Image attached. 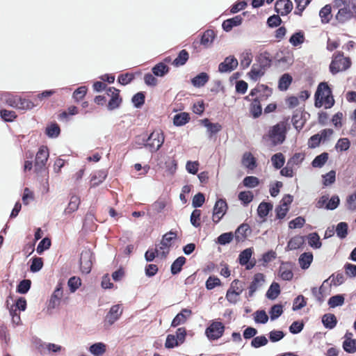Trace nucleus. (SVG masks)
<instances>
[{
    "mask_svg": "<svg viewBox=\"0 0 356 356\" xmlns=\"http://www.w3.org/2000/svg\"><path fill=\"white\" fill-rule=\"evenodd\" d=\"M314 97V106L316 108L321 107L324 104L325 108H330L335 103L332 89L327 82H321L318 84Z\"/></svg>",
    "mask_w": 356,
    "mask_h": 356,
    "instance_id": "1",
    "label": "nucleus"
},
{
    "mask_svg": "<svg viewBox=\"0 0 356 356\" xmlns=\"http://www.w3.org/2000/svg\"><path fill=\"white\" fill-rule=\"evenodd\" d=\"M351 66V60L349 57H344L343 52H338L334 56L329 69L332 74L334 75L340 71H345Z\"/></svg>",
    "mask_w": 356,
    "mask_h": 356,
    "instance_id": "2",
    "label": "nucleus"
},
{
    "mask_svg": "<svg viewBox=\"0 0 356 356\" xmlns=\"http://www.w3.org/2000/svg\"><path fill=\"white\" fill-rule=\"evenodd\" d=\"M147 149L150 152H156L163 145L165 137L160 130H154L149 135H147Z\"/></svg>",
    "mask_w": 356,
    "mask_h": 356,
    "instance_id": "3",
    "label": "nucleus"
},
{
    "mask_svg": "<svg viewBox=\"0 0 356 356\" xmlns=\"http://www.w3.org/2000/svg\"><path fill=\"white\" fill-rule=\"evenodd\" d=\"M49 149L46 146H41L35 156V172L37 174H42L46 172V163L49 158Z\"/></svg>",
    "mask_w": 356,
    "mask_h": 356,
    "instance_id": "4",
    "label": "nucleus"
},
{
    "mask_svg": "<svg viewBox=\"0 0 356 356\" xmlns=\"http://www.w3.org/2000/svg\"><path fill=\"white\" fill-rule=\"evenodd\" d=\"M225 328L224 324L220 321H213L206 328L205 334L211 341L217 340L223 335Z\"/></svg>",
    "mask_w": 356,
    "mask_h": 356,
    "instance_id": "5",
    "label": "nucleus"
},
{
    "mask_svg": "<svg viewBox=\"0 0 356 356\" xmlns=\"http://www.w3.org/2000/svg\"><path fill=\"white\" fill-rule=\"evenodd\" d=\"M356 5L352 4L348 6H343L339 9L335 15L336 19L340 24H344L353 18L356 17Z\"/></svg>",
    "mask_w": 356,
    "mask_h": 356,
    "instance_id": "6",
    "label": "nucleus"
},
{
    "mask_svg": "<svg viewBox=\"0 0 356 356\" xmlns=\"http://www.w3.org/2000/svg\"><path fill=\"white\" fill-rule=\"evenodd\" d=\"M93 253L90 250L86 249L81 252L79 264L82 273L88 274L91 271Z\"/></svg>",
    "mask_w": 356,
    "mask_h": 356,
    "instance_id": "7",
    "label": "nucleus"
},
{
    "mask_svg": "<svg viewBox=\"0 0 356 356\" xmlns=\"http://www.w3.org/2000/svg\"><path fill=\"white\" fill-rule=\"evenodd\" d=\"M120 90L114 87H109L107 90V95L111 96V99L106 106L108 111H113L120 106L122 99L120 95Z\"/></svg>",
    "mask_w": 356,
    "mask_h": 356,
    "instance_id": "8",
    "label": "nucleus"
},
{
    "mask_svg": "<svg viewBox=\"0 0 356 356\" xmlns=\"http://www.w3.org/2000/svg\"><path fill=\"white\" fill-rule=\"evenodd\" d=\"M227 208V204L225 199H219L216 202L213 210V221L215 223H218L222 219L226 213Z\"/></svg>",
    "mask_w": 356,
    "mask_h": 356,
    "instance_id": "9",
    "label": "nucleus"
},
{
    "mask_svg": "<svg viewBox=\"0 0 356 356\" xmlns=\"http://www.w3.org/2000/svg\"><path fill=\"white\" fill-rule=\"evenodd\" d=\"M215 38L214 31L211 29H207L201 35L200 41L193 42L192 47L193 49H197L198 45H202L204 48H208L213 44Z\"/></svg>",
    "mask_w": 356,
    "mask_h": 356,
    "instance_id": "10",
    "label": "nucleus"
},
{
    "mask_svg": "<svg viewBox=\"0 0 356 356\" xmlns=\"http://www.w3.org/2000/svg\"><path fill=\"white\" fill-rule=\"evenodd\" d=\"M269 137L277 143L282 144L286 138V128L284 124L274 125L269 131Z\"/></svg>",
    "mask_w": 356,
    "mask_h": 356,
    "instance_id": "11",
    "label": "nucleus"
},
{
    "mask_svg": "<svg viewBox=\"0 0 356 356\" xmlns=\"http://www.w3.org/2000/svg\"><path fill=\"white\" fill-rule=\"evenodd\" d=\"M294 264L291 261H282L278 270V275L284 281H291L293 277Z\"/></svg>",
    "mask_w": 356,
    "mask_h": 356,
    "instance_id": "12",
    "label": "nucleus"
},
{
    "mask_svg": "<svg viewBox=\"0 0 356 356\" xmlns=\"http://www.w3.org/2000/svg\"><path fill=\"white\" fill-rule=\"evenodd\" d=\"M238 65V60L234 56H229L218 65V72L220 73H229L234 71Z\"/></svg>",
    "mask_w": 356,
    "mask_h": 356,
    "instance_id": "13",
    "label": "nucleus"
},
{
    "mask_svg": "<svg viewBox=\"0 0 356 356\" xmlns=\"http://www.w3.org/2000/svg\"><path fill=\"white\" fill-rule=\"evenodd\" d=\"M177 232L170 230L169 232L165 233L163 235L162 240L159 245V250H164L167 249L166 252L163 251L162 256L165 257L168 254L169 248L171 246V242L177 238Z\"/></svg>",
    "mask_w": 356,
    "mask_h": 356,
    "instance_id": "14",
    "label": "nucleus"
},
{
    "mask_svg": "<svg viewBox=\"0 0 356 356\" xmlns=\"http://www.w3.org/2000/svg\"><path fill=\"white\" fill-rule=\"evenodd\" d=\"M293 9V3L291 0H277L275 3V11L282 16L289 14Z\"/></svg>",
    "mask_w": 356,
    "mask_h": 356,
    "instance_id": "15",
    "label": "nucleus"
},
{
    "mask_svg": "<svg viewBox=\"0 0 356 356\" xmlns=\"http://www.w3.org/2000/svg\"><path fill=\"white\" fill-rule=\"evenodd\" d=\"M63 286L61 283H58L56 285L55 290L51 296V298L48 303V309H52L57 307L60 302V300L63 297Z\"/></svg>",
    "mask_w": 356,
    "mask_h": 356,
    "instance_id": "16",
    "label": "nucleus"
},
{
    "mask_svg": "<svg viewBox=\"0 0 356 356\" xmlns=\"http://www.w3.org/2000/svg\"><path fill=\"white\" fill-rule=\"evenodd\" d=\"M252 254V249L246 248L244 250H243L242 252H241V253L238 255V263L241 266H245V268L247 270H251L255 266V261L250 262Z\"/></svg>",
    "mask_w": 356,
    "mask_h": 356,
    "instance_id": "17",
    "label": "nucleus"
},
{
    "mask_svg": "<svg viewBox=\"0 0 356 356\" xmlns=\"http://www.w3.org/2000/svg\"><path fill=\"white\" fill-rule=\"evenodd\" d=\"M264 275L262 273H256L254 277L253 280L251 282L249 287H248V293L247 295L248 298L252 297L254 296V293L255 291L261 286L262 284L264 282Z\"/></svg>",
    "mask_w": 356,
    "mask_h": 356,
    "instance_id": "18",
    "label": "nucleus"
},
{
    "mask_svg": "<svg viewBox=\"0 0 356 356\" xmlns=\"http://www.w3.org/2000/svg\"><path fill=\"white\" fill-rule=\"evenodd\" d=\"M122 311L120 310L119 305H113L105 317V322L109 325H113L119 319L122 315Z\"/></svg>",
    "mask_w": 356,
    "mask_h": 356,
    "instance_id": "19",
    "label": "nucleus"
},
{
    "mask_svg": "<svg viewBox=\"0 0 356 356\" xmlns=\"http://www.w3.org/2000/svg\"><path fill=\"white\" fill-rule=\"evenodd\" d=\"M192 312L189 309H182L172 319L171 327H176L180 325L184 324L188 318L191 315Z\"/></svg>",
    "mask_w": 356,
    "mask_h": 356,
    "instance_id": "20",
    "label": "nucleus"
},
{
    "mask_svg": "<svg viewBox=\"0 0 356 356\" xmlns=\"http://www.w3.org/2000/svg\"><path fill=\"white\" fill-rule=\"evenodd\" d=\"M243 22L241 15H236L234 17L225 19L222 24V28L225 32H229L234 27L240 26Z\"/></svg>",
    "mask_w": 356,
    "mask_h": 356,
    "instance_id": "21",
    "label": "nucleus"
},
{
    "mask_svg": "<svg viewBox=\"0 0 356 356\" xmlns=\"http://www.w3.org/2000/svg\"><path fill=\"white\" fill-rule=\"evenodd\" d=\"M257 62L259 65V67L265 71L269 68L272 63L270 53L267 51L260 53L256 58Z\"/></svg>",
    "mask_w": 356,
    "mask_h": 356,
    "instance_id": "22",
    "label": "nucleus"
},
{
    "mask_svg": "<svg viewBox=\"0 0 356 356\" xmlns=\"http://www.w3.org/2000/svg\"><path fill=\"white\" fill-rule=\"evenodd\" d=\"M201 123L204 127H207L209 138L216 134L222 129V126L219 123L211 122L208 118L202 120Z\"/></svg>",
    "mask_w": 356,
    "mask_h": 356,
    "instance_id": "23",
    "label": "nucleus"
},
{
    "mask_svg": "<svg viewBox=\"0 0 356 356\" xmlns=\"http://www.w3.org/2000/svg\"><path fill=\"white\" fill-rule=\"evenodd\" d=\"M273 203L270 202H261L257 208V215L258 216L265 220L266 216L268 215L269 212L273 209Z\"/></svg>",
    "mask_w": 356,
    "mask_h": 356,
    "instance_id": "24",
    "label": "nucleus"
},
{
    "mask_svg": "<svg viewBox=\"0 0 356 356\" xmlns=\"http://www.w3.org/2000/svg\"><path fill=\"white\" fill-rule=\"evenodd\" d=\"M170 72V67L163 62L156 64L152 68V74L157 77H163Z\"/></svg>",
    "mask_w": 356,
    "mask_h": 356,
    "instance_id": "25",
    "label": "nucleus"
},
{
    "mask_svg": "<svg viewBox=\"0 0 356 356\" xmlns=\"http://www.w3.org/2000/svg\"><path fill=\"white\" fill-rule=\"evenodd\" d=\"M312 261L313 254L311 252H304L298 258L299 265L302 270L309 268Z\"/></svg>",
    "mask_w": 356,
    "mask_h": 356,
    "instance_id": "26",
    "label": "nucleus"
},
{
    "mask_svg": "<svg viewBox=\"0 0 356 356\" xmlns=\"http://www.w3.org/2000/svg\"><path fill=\"white\" fill-rule=\"evenodd\" d=\"M322 323L326 329L332 330L337 324V319L334 314L327 313L322 316Z\"/></svg>",
    "mask_w": 356,
    "mask_h": 356,
    "instance_id": "27",
    "label": "nucleus"
},
{
    "mask_svg": "<svg viewBox=\"0 0 356 356\" xmlns=\"http://www.w3.org/2000/svg\"><path fill=\"white\" fill-rule=\"evenodd\" d=\"M293 81L292 76L289 73L282 74L278 81V88L280 91H286Z\"/></svg>",
    "mask_w": 356,
    "mask_h": 356,
    "instance_id": "28",
    "label": "nucleus"
},
{
    "mask_svg": "<svg viewBox=\"0 0 356 356\" xmlns=\"http://www.w3.org/2000/svg\"><path fill=\"white\" fill-rule=\"evenodd\" d=\"M250 227L247 224L241 225L236 230L234 234V238L237 243L243 241L247 237V232L250 231Z\"/></svg>",
    "mask_w": 356,
    "mask_h": 356,
    "instance_id": "29",
    "label": "nucleus"
},
{
    "mask_svg": "<svg viewBox=\"0 0 356 356\" xmlns=\"http://www.w3.org/2000/svg\"><path fill=\"white\" fill-rule=\"evenodd\" d=\"M186 259L184 256L177 257L171 264V274L175 275L179 273L182 270L183 266L186 264Z\"/></svg>",
    "mask_w": 356,
    "mask_h": 356,
    "instance_id": "30",
    "label": "nucleus"
},
{
    "mask_svg": "<svg viewBox=\"0 0 356 356\" xmlns=\"http://www.w3.org/2000/svg\"><path fill=\"white\" fill-rule=\"evenodd\" d=\"M107 177V172L105 170H99L95 172L91 177L92 186H97L102 183Z\"/></svg>",
    "mask_w": 356,
    "mask_h": 356,
    "instance_id": "31",
    "label": "nucleus"
},
{
    "mask_svg": "<svg viewBox=\"0 0 356 356\" xmlns=\"http://www.w3.org/2000/svg\"><path fill=\"white\" fill-rule=\"evenodd\" d=\"M209 76L206 72H201L191 79L193 86L200 88L204 86L209 81Z\"/></svg>",
    "mask_w": 356,
    "mask_h": 356,
    "instance_id": "32",
    "label": "nucleus"
},
{
    "mask_svg": "<svg viewBox=\"0 0 356 356\" xmlns=\"http://www.w3.org/2000/svg\"><path fill=\"white\" fill-rule=\"evenodd\" d=\"M303 113L300 110H296L292 115L291 122L296 129L300 131L304 126V122L302 121Z\"/></svg>",
    "mask_w": 356,
    "mask_h": 356,
    "instance_id": "33",
    "label": "nucleus"
},
{
    "mask_svg": "<svg viewBox=\"0 0 356 356\" xmlns=\"http://www.w3.org/2000/svg\"><path fill=\"white\" fill-rule=\"evenodd\" d=\"M38 105V102H35L33 101L19 97L17 100V106H16V108L21 110H31Z\"/></svg>",
    "mask_w": 356,
    "mask_h": 356,
    "instance_id": "34",
    "label": "nucleus"
},
{
    "mask_svg": "<svg viewBox=\"0 0 356 356\" xmlns=\"http://www.w3.org/2000/svg\"><path fill=\"white\" fill-rule=\"evenodd\" d=\"M305 33L302 31H298L293 33L289 38V42L293 47H298L305 42Z\"/></svg>",
    "mask_w": 356,
    "mask_h": 356,
    "instance_id": "35",
    "label": "nucleus"
},
{
    "mask_svg": "<svg viewBox=\"0 0 356 356\" xmlns=\"http://www.w3.org/2000/svg\"><path fill=\"white\" fill-rule=\"evenodd\" d=\"M280 286L277 282H273L269 286L266 296L269 300H275L280 294Z\"/></svg>",
    "mask_w": 356,
    "mask_h": 356,
    "instance_id": "36",
    "label": "nucleus"
},
{
    "mask_svg": "<svg viewBox=\"0 0 356 356\" xmlns=\"http://www.w3.org/2000/svg\"><path fill=\"white\" fill-rule=\"evenodd\" d=\"M188 58V52L186 49H182L179 51L177 58L173 60L172 65L175 67L183 66L186 63Z\"/></svg>",
    "mask_w": 356,
    "mask_h": 356,
    "instance_id": "37",
    "label": "nucleus"
},
{
    "mask_svg": "<svg viewBox=\"0 0 356 356\" xmlns=\"http://www.w3.org/2000/svg\"><path fill=\"white\" fill-rule=\"evenodd\" d=\"M250 112L254 118H257L261 115L262 108L259 98L253 99L250 104Z\"/></svg>",
    "mask_w": 356,
    "mask_h": 356,
    "instance_id": "38",
    "label": "nucleus"
},
{
    "mask_svg": "<svg viewBox=\"0 0 356 356\" xmlns=\"http://www.w3.org/2000/svg\"><path fill=\"white\" fill-rule=\"evenodd\" d=\"M327 280L329 281L330 280V283L329 284L330 286L334 285L335 286H338L345 282L346 278L342 272L338 271L332 273Z\"/></svg>",
    "mask_w": 356,
    "mask_h": 356,
    "instance_id": "39",
    "label": "nucleus"
},
{
    "mask_svg": "<svg viewBox=\"0 0 356 356\" xmlns=\"http://www.w3.org/2000/svg\"><path fill=\"white\" fill-rule=\"evenodd\" d=\"M190 120V115L188 113L183 112L176 114L173 118V124L177 127L185 125Z\"/></svg>",
    "mask_w": 356,
    "mask_h": 356,
    "instance_id": "40",
    "label": "nucleus"
},
{
    "mask_svg": "<svg viewBox=\"0 0 356 356\" xmlns=\"http://www.w3.org/2000/svg\"><path fill=\"white\" fill-rule=\"evenodd\" d=\"M329 154L327 152H323L321 154L316 156L312 161V165L313 168H322L325 163L327 161Z\"/></svg>",
    "mask_w": 356,
    "mask_h": 356,
    "instance_id": "41",
    "label": "nucleus"
},
{
    "mask_svg": "<svg viewBox=\"0 0 356 356\" xmlns=\"http://www.w3.org/2000/svg\"><path fill=\"white\" fill-rule=\"evenodd\" d=\"M332 7L330 4L325 5L319 11V16L323 24L328 23L332 17Z\"/></svg>",
    "mask_w": 356,
    "mask_h": 356,
    "instance_id": "42",
    "label": "nucleus"
},
{
    "mask_svg": "<svg viewBox=\"0 0 356 356\" xmlns=\"http://www.w3.org/2000/svg\"><path fill=\"white\" fill-rule=\"evenodd\" d=\"M18 98L19 97L17 95H13L9 92H5L1 95V100L8 106L16 108V106H17Z\"/></svg>",
    "mask_w": 356,
    "mask_h": 356,
    "instance_id": "43",
    "label": "nucleus"
},
{
    "mask_svg": "<svg viewBox=\"0 0 356 356\" xmlns=\"http://www.w3.org/2000/svg\"><path fill=\"white\" fill-rule=\"evenodd\" d=\"M305 243V237L302 236H296L291 238L287 244L289 250H296L300 248Z\"/></svg>",
    "mask_w": 356,
    "mask_h": 356,
    "instance_id": "44",
    "label": "nucleus"
},
{
    "mask_svg": "<svg viewBox=\"0 0 356 356\" xmlns=\"http://www.w3.org/2000/svg\"><path fill=\"white\" fill-rule=\"evenodd\" d=\"M106 345L102 342H97L92 344L89 348V351L94 356H101L106 352Z\"/></svg>",
    "mask_w": 356,
    "mask_h": 356,
    "instance_id": "45",
    "label": "nucleus"
},
{
    "mask_svg": "<svg viewBox=\"0 0 356 356\" xmlns=\"http://www.w3.org/2000/svg\"><path fill=\"white\" fill-rule=\"evenodd\" d=\"M243 164L249 170H254L257 167L256 159L251 153H245L243 156Z\"/></svg>",
    "mask_w": 356,
    "mask_h": 356,
    "instance_id": "46",
    "label": "nucleus"
},
{
    "mask_svg": "<svg viewBox=\"0 0 356 356\" xmlns=\"http://www.w3.org/2000/svg\"><path fill=\"white\" fill-rule=\"evenodd\" d=\"M45 134L49 138H56L60 134V127L57 123H51L46 127Z\"/></svg>",
    "mask_w": 356,
    "mask_h": 356,
    "instance_id": "47",
    "label": "nucleus"
},
{
    "mask_svg": "<svg viewBox=\"0 0 356 356\" xmlns=\"http://www.w3.org/2000/svg\"><path fill=\"white\" fill-rule=\"evenodd\" d=\"M271 162L275 169H281L285 163V157L281 152L276 153L272 156Z\"/></svg>",
    "mask_w": 356,
    "mask_h": 356,
    "instance_id": "48",
    "label": "nucleus"
},
{
    "mask_svg": "<svg viewBox=\"0 0 356 356\" xmlns=\"http://www.w3.org/2000/svg\"><path fill=\"white\" fill-rule=\"evenodd\" d=\"M337 236L341 238H345L348 234V225L346 222H340L337 225L336 227Z\"/></svg>",
    "mask_w": 356,
    "mask_h": 356,
    "instance_id": "49",
    "label": "nucleus"
},
{
    "mask_svg": "<svg viewBox=\"0 0 356 356\" xmlns=\"http://www.w3.org/2000/svg\"><path fill=\"white\" fill-rule=\"evenodd\" d=\"M307 239L309 245L314 249H318L322 245L320 236L316 232L308 234Z\"/></svg>",
    "mask_w": 356,
    "mask_h": 356,
    "instance_id": "50",
    "label": "nucleus"
},
{
    "mask_svg": "<svg viewBox=\"0 0 356 356\" xmlns=\"http://www.w3.org/2000/svg\"><path fill=\"white\" fill-rule=\"evenodd\" d=\"M345 300L344 295L337 294L331 296L328 300V305L331 308H334L343 305Z\"/></svg>",
    "mask_w": 356,
    "mask_h": 356,
    "instance_id": "51",
    "label": "nucleus"
},
{
    "mask_svg": "<svg viewBox=\"0 0 356 356\" xmlns=\"http://www.w3.org/2000/svg\"><path fill=\"white\" fill-rule=\"evenodd\" d=\"M234 234L231 232L221 234L216 240V243L221 245L230 243L234 239Z\"/></svg>",
    "mask_w": 356,
    "mask_h": 356,
    "instance_id": "52",
    "label": "nucleus"
},
{
    "mask_svg": "<svg viewBox=\"0 0 356 356\" xmlns=\"http://www.w3.org/2000/svg\"><path fill=\"white\" fill-rule=\"evenodd\" d=\"M79 203V197L76 195H72L70 198L67 207L64 211V213L65 214L73 213L78 209Z\"/></svg>",
    "mask_w": 356,
    "mask_h": 356,
    "instance_id": "53",
    "label": "nucleus"
},
{
    "mask_svg": "<svg viewBox=\"0 0 356 356\" xmlns=\"http://www.w3.org/2000/svg\"><path fill=\"white\" fill-rule=\"evenodd\" d=\"M145 95L144 92L136 93L131 98V102L136 108H141L145 104Z\"/></svg>",
    "mask_w": 356,
    "mask_h": 356,
    "instance_id": "54",
    "label": "nucleus"
},
{
    "mask_svg": "<svg viewBox=\"0 0 356 356\" xmlns=\"http://www.w3.org/2000/svg\"><path fill=\"white\" fill-rule=\"evenodd\" d=\"M31 281L29 279L21 280L17 286L16 291L20 294H26L30 290Z\"/></svg>",
    "mask_w": 356,
    "mask_h": 356,
    "instance_id": "55",
    "label": "nucleus"
},
{
    "mask_svg": "<svg viewBox=\"0 0 356 356\" xmlns=\"http://www.w3.org/2000/svg\"><path fill=\"white\" fill-rule=\"evenodd\" d=\"M283 314V306L281 304L273 305L270 310L269 314L271 321H275Z\"/></svg>",
    "mask_w": 356,
    "mask_h": 356,
    "instance_id": "56",
    "label": "nucleus"
},
{
    "mask_svg": "<svg viewBox=\"0 0 356 356\" xmlns=\"http://www.w3.org/2000/svg\"><path fill=\"white\" fill-rule=\"evenodd\" d=\"M238 198L243 206H247L253 200L254 195L252 192L245 191L238 193Z\"/></svg>",
    "mask_w": 356,
    "mask_h": 356,
    "instance_id": "57",
    "label": "nucleus"
},
{
    "mask_svg": "<svg viewBox=\"0 0 356 356\" xmlns=\"http://www.w3.org/2000/svg\"><path fill=\"white\" fill-rule=\"evenodd\" d=\"M268 343V339L265 335H260L254 337L251 341V346L254 348H259L266 346Z\"/></svg>",
    "mask_w": 356,
    "mask_h": 356,
    "instance_id": "58",
    "label": "nucleus"
},
{
    "mask_svg": "<svg viewBox=\"0 0 356 356\" xmlns=\"http://www.w3.org/2000/svg\"><path fill=\"white\" fill-rule=\"evenodd\" d=\"M343 348L348 353H354L356 352V339L348 338L343 342Z\"/></svg>",
    "mask_w": 356,
    "mask_h": 356,
    "instance_id": "59",
    "label": "nucleus"
},
{
    "mask_svg": "<svg viewBox=\"0 0 356 356\" xmlns=\"http://www.w3.org/2000/svg\"><path fill=\"white\" fill-rule=\"evenodd\" d=\"M253 315L256 323L265 324L269 318L266 312L263 309L256 311Z\"/></svg>",
    "mask_w": 356,
    "mask_h": 356,
    "instance_id": "60",
    "label": "nucleus"
},
{
    "mask_svg": "<svg viewBox=\"0 0 356 356\" xmlns=\"http://www.w3.org/2000/svg\"><path fill=\"white\" fill-rule=\"evenodd\" d=\"M42 267H43L42 258L34 257L31 259L30 270L32 273H37V272L40 271Z\"/></svg>",
    "mask_w": 356,
    "mask_h": 356,
    "instance_id": "61",
    "label": "nucleus"
},
{
    "mask_svg": "<svg viewBox=\"0 0 356 356\" xmlns=\"http://www.w3.org/2000/svg\"><path fill=\"white\" fill-rule=\"evenodd\" d=\"M0 116L1 118L5 122H13L16 118L17 115L15 111H9L6 109H1L0 110Z\"/></svg>",
    "mask_w": 356,
    "mask_h": 356,
    "instance_id": "62",
    "label": "nucleus"
},
{
    "mask_svg": "<svg viewBox=\"0 0 356 356\" xmlns=\"http://www.w3.org/2000/svg\"><path fill=\"white\" fill-rule=\"evenodd\" d=\"M67 285L71 293H74L81 285V280L79 277L72 276L67 282Z\"/></svg>",
    "mask_w": 356,
    "mask_h": 356,
    "instance_id": "63",
    "label": "nucleus"
},
{
    "mask_svg": "<svg viewBox=\"0 0 356 356\" xmlns=\"http://www.w3.org/2000/svg\"><path fill=\"white\" fill-rule=\"evenodd\" d=\"M350 146V142L347 138H341L338 140L335 145V149L339 152L347 151Z\"/></svg>",
    "mask_w": 356,
    "mask_h": 356,
    "instance_id": "64",
    "label": "nucleus"
}]
</instances>
